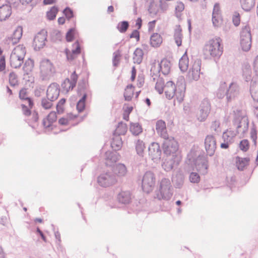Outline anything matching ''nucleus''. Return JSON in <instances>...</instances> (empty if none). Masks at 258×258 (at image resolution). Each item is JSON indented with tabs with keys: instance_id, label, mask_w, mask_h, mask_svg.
Masks as SVG:
<instances>
[{
	"instance_id": "f257e3e1",
	"label": "nucleus",
	"mask_w": 258,
	"mask_h": 258,
	"mask_svg": "<svg viewBox=\"0 0 258 258\" xmlns=\"http://www.w3.org/2000/svg\"><path fill=\"white\" fill-rule=\"evenodd\" d=\"M221 39L217 37L210 40L203 48V53L206 58H219L223 53L221 45Z\"/></svg>"
},
{
	"instance_id": "f03ea898",
	"label": "nucleus",
	"mask_w": 258,
	"mask_h": 258,
	"mask_svg": "<svg viewBox=\"0 0 258 258\" xmlns=\"http://www.w3.org/2000/svg\"><path fill=\"white\" fill-rule=\"evenodd\" d=\"M234 112L233 124L236 126V133L244 135L247 132L249 125L246 113L242 110H236Z\"/></svg>"
},
{
	"instance_id": "7ed1b4c3",
	"label": "nucleus",
	"mask_w": 258,
	"mask_h": 258,
	"mask_svg": "<svg viewBox=\"0 0 258 258\" xmlns=\"http://www.w3.org/2000/svg\"><path fill=\"white\" fill-rule=\"evenodd\" d=\"M239 93V88L235 83H231L226 89L221 86L217 92V97L219 98H223L226 96L227 103L230 102L237 98Z\"/></svg>"
},
{
	"instance_id": "20e7f679",
	"label": "nucleus",
	"mask_w": 258,
	"mask_h": 258,
	"mask_svg": "<svg viewBox=\"0 0 258 258\" xmlns=\"http://www.w3.org/2000/svg\"><path fill=\"white\" fill-rule=\"evenodd\" d=\"M170 61L167 59H162L160 63H153L150 70L153 80L156 81V78L160 76L161 72L164 75H167L170 72Z\"/></svg>"
},
{
	"instance_id": "39448f33",
	"label": "nucleus",
	"mask_w": 258,
	"mask_h": 258,
	"mask_svg": "<svg viewBox=\"0 0 258 258\" xmlns=\"http://www.w3.org/2000/svg\"><path fill=\"white\" fill-rule=\"evenodd\" d=\"M173 190L170 180L163 178L160 182L159 190L156 192L155 198L159 200H169L173 195Z\"/></svg>"
},
{
	"instance_id": "423d86ee",
	"label": "nucleus",
	"mask_w": 258,
	"mask_h": 258,
	"mask_svg": "<svg viewBox=\"0 0 258 258\" xmlns=\"http://www.w3.org/2000/svg\"><path fill=\"white\" fill-rule=\"evenodd\" d=\"M25 48L22 46L18 45L12 51L10 57V63L12 68H19L24 62L25 55Z\"/></svg>"
},
{
	"instance_id": "0eeeda50",
	"label": "nucleus",
	"mask_w": 258,
	"mask_h": 258,
	"mask_svg": "<svg viewBox=\"0 0 258 258\" xmlns=\"http://www.w3.org/2000/svg\"><path fill=\"white\" fill-rule=\"evenodd\" d=\"M98 184L103 187H107L113 185L117 182L116 176L110 170L101 173L97 177Z\"/></svg>"
},
{
	"instance_id": "6e6552de",
	"label": "nucleus",
	"mask_w": 258,
	"mask_h": 258,
	"mask_svg": "<svg viewBox=\"0 0 258 258\" xmlns=\"http://www.w3.org/2000/svg\"><path fill=\"white\" fill-rule=\"evenodd\" d=\"M163 149L164 153L167 155H172L174 157L176 154H178V143L172 137L169 136L164 139Z\"/></svg>"
},
{
	"instance_id": "1a4fd4ad",
	"label": "nucleus",
	"mask_w": 258,
	"mask_h": 258,
	"mask_svg": "<svg viewBox=\"0 0 258 258\" xmlns=\"http://www.w3.org/2000/svg\"><path fill=\"white\" fill-rule=\"evenodd\" d=\"M40 70L43 80L49 79L55 72L53 64L48 59H44L41 61Z\"/></svg>"
},
{
	"instance_id": "9d476101",
	"label": "nucleus",
	"mask_w": 258,
	"mask_h": 258,
	"mask_svg": "<svg viewBox=\"0 0 258 258\" xmlns=\"http://www.w3.org/2000/svg\"><path fill=\"white\" fill-rule=\"evenodd\" d=\"M240 46L243 51H248L251 46V35L249 28L243 29L240 34Z\"/></svg>"
},
{
	"instance_id": "9b49d317",
	"label": "nucleus",
	"mask_w": 258,
	"mask_h": 258,
	"mask_svg": "<svg viewBox=\"0 0 258 258\" xmlns=\"http://www.w3.org/2000/svg\"><path fill=\"white\" fill-rule=\"evenodd\" d=\"M211 110V104L207 99H204L201 102L197 117L200 121H204L207 118Z\"/></svg>"
},
{
	"instance_id": "f8f14e48",
	"label": "nucleus",
	"mask_w": 258,
	"mask_h": 258,
	"mask_svg": "<svg viewBox=\"0 0 258 258\" xmlns=\"http://www.w3.org/2000/svg\"><path fill=\"white\" fill-rule=\"evenodd\" d=\"M155 183V177L153 172H146L143 176L142 179V188L143 190L149 193L152 190V187Z\"/></svg>"
},
{
	"instance_id": "ddd939ff",
	"label": "nucleus",
	"mask_w": 258,
	"mask_h": 258,
	"mask_svg": "<svg viewBox=\"0 0 258 258\" xmlns=\"http://www.w3.org/2000/svg\"><path fill=\"white\" fill-rule=\"evenodd\" d=\"M47 31L42 30L38 32L33 39V45L35 50H39L45 45L47 40Z\"/></svg>"
},
{
	"instance_id": "4468645a",
	"label": "nucleus",
	"mask_w": 258,
	"mask_h": 258,
	"mask_svg": "<svg viewBox=\"0 0 258 258\" xmlns=\"http://www.w3.org/2000/svg\"><path fill=\"white\" fill-rule=\"evenodd\" d=\"M177 87L174 96L176 97L178 102L180 103L183 100L185 91V82L183 77L180 76L178 78Z\"/></svg>"
},
{
	"instance_id": "2eb2a0df",
	"label": "nucleus",
	"mask_w": 258,
	"mask_h": 258,
	"mask_svg": "<svg viewBox=\"0 0 258 258\" xmlns=\"http://www.w3.org/2000/svg\"><path fill=\"white\" fill-rule=\"evenodd\" d=\"M205 148L207 155L213 156L216 149V140L214 136L207 135L205 139Z\"/></svg>"
},
{
	"instance_id": "dca6fc26",
	"label": "nucleus",
	"mask_w": 258,
	"mask_h": 258,
	"mask_svg": "<svg viewBox=\"0 0 258 258\" xmlns=\"http://www.w3.org/2000/svg\"><path fill=\"white\" fill-rule=\"evenodd\" d=\"M201 60L196 59L192 64V68L188 73V77L190 80L197 81L200 78L201 74Z\"/></svg>"
},
{
	"instance_id": "f3484780",
	"label": "nucleus",
	"mask_w": 258,
	"mask_h": 258,
	"mask_svg": "<svg viewBox=\"0 0 258 258\" xmlns=\"http://www.w3.org/2000/svg\"><path fill=\"white\" fill-rule=\"evenodd\" d=\"M181 161V157L179 154H176L175 156L168 157L163 162L162 167L166 171L171 170L175 166H177Z\"/></svg>"
},
{
	"instance_id": "a211bd4d",
	"label": "nucleus",
	"mask_w": 258,
	"mask_h": 258,
	"mask_svg": "<svg viewBox=\"0 0 258 258\" xmlns=\"http://www.w3.org/2000/svg\"><path fill=\"white\" fill-rule=\"evenodd\" d=\"M59 93V85L56 83H52L47 88L46 97L49 99H52L51 101H55L58 98Z\"/></svg>"
},
{
	"instance_id": "6ab92c4d",
	"label": "nucleus",
	"mask_w": 258,
	"mask_h": 258,
	"mask_svg": "<svg viewBox=\"0 0 258 258\" xmlns=\"http://www.w3.org/2000/svg\"><path fill=\"white\" fill-rule=\"evenodd\" d=\"M57 119L56 113L50 112L47 116L43 119L42 124L46 131H50L53 130L52 124Z\"/></svg>"
},
{
	"instance_id": "aec40b11",
	"label": "nucleus",
	"mask_w": 258,
	"mask_h": 258,
	"mask_svg": "<svg viewBox=\"0 0 258 258\" xmlns=\"http://www.w3.org/2000/svg\"><path fill=\"white\" fill-rule=\"evenodd\" d=\"M22 27H18L14 31L12 36L8 37L6 39V43L8 45H14L19 41L22 36Z\"/></svg>"
},
{
	"instance_id": "412c9836",
	"label": "nucleus",
	"mask_w": 258,
	"mask_h": 258,
	"mask_svg": "<svg viewBox=\"0 0 258 258\" xmlns=\"http://www.w3.org/2000/svg\"><path fill=\"white\" fill-rule=\"evenodd\" d=\"M148 150L149 155L152 157V160L160 159L162 151L158 143L156 142L151 143L149 146Z\"/></svg>"
},
{
	"instance_id": "4be33fe9",
	"label": "nucleus",
	"mask_w": 258,
	"mask_h": 258,
	"mask_svg": "<svg viewBox=\"0 0 258 258\" xmlns=\"http://www.w3.org/2000/svg\"><path fill=\"white\" fill-rule=\"evenodd\" d=\"M110 171L114 174L117 179L125 176L127 173L126 166L121 163H118L113 165Z\"/></svg>"
},
{
	"instance_id": "5701e85b",
	"label": "nucleus",
	"mask_w": 258,
	"mask_h": 258,
	"mask_svg": "<svg viewBox=\"0 0 258 258\" xmlns=\"http://www.w3.org/2000/svg\"><path fill=\"white\" fill-rule=\"evenodd\" d=\"M177 87L172 81H168L166 83L164 86V91L166 97L168 99H172L175 94Z\"/></svg>"
},
{
	"instance_id": "b1692460",
	"label": "nucleus",
	"mask_w": 258,
	"mask_h": 258,
	"mask_svg": "<svg viewBox=\"0 0 258 258\" xmlns=\"http://www.w3.org/2000/svg\"><path fill=\"white\" fill-rule=\"evenodd\" d=\"M156 130L157 134L163 139L169 137L167 133L166 123L162 120H159L156 123Z\"/></svg>"
},
{
	"instance_id": "393cba45",
	"label": "nucleus",
	"mask_w": 258,
	"mask_h": 258,
	"mask_svg": "<svg viewBox=\"0 0 258 258\" xmlns=\"http://www.w3.org/2000/svg\"><path fill=\"white\" fill-rule=\"evenodd\" d=\"M221 20L220 5L218 3L214 5L212 13V22L214 26L218 27Z\"/></svg>"
},
{
	"instance_id": "a878e982",
	"label": "nucleus",
	"mask_w": 258,
	"mask_h": 258,
	"mask_svg": "<svg viewBox=\"0 0 258 258\" xmlns=\"http://www.w3.org/2000/svg\"><path fill=\"white\" fill-rule=\"evenodd\" d=\"M12 14L11 6L8 5L0 7V21L6 20Z\"/></svg>"
},
{
	"instance_id": "bb28decb",
	"label": "nucleus",
	"mask_w": 258,
	"mask_h": 258,
	"mask_svg": "<svg viewBox=\"0 0 258 258\" xmlns=\"http://www.w3.org/2000/svg\"><path fill=\"white\" fill-rule=\"evenodd\" d=\"M78 90V94L80 95H82V96L83 94L86 95V97L91 95V91L89 88V85L84 80L79 83Z\"/></svg>"
},
{
	"instance_id": "cd10ccee",
	"label": "nucleus",
	"mask_w": 258,
	"mask_h": 258,
	"mask_svg": "<svg viewBox=\"0 0 258 258\" xmlns=\"http://www.w3.org/2000/svg\"><path fill=\"white\" fill-rule=\"evenodd\" d=\"M117 200L121 204H127L131 200V194L129 191H121L117 195Z\"/></svg>"
},
{
	"instance_id": "c85d7f7f",
	"label": "nucleus",
	"mask_w": 258,
	"mask_h": 258,
	"mask_svg": "<svg viewBox=\"0 0 258 258\" xmlns=\"http://www.w3.org/2000/svg\"><path fill=\"white\" fill-rule=\"evenodd\" d=\"M250 92L253 100L258 102V78L251 82Z\"/></svg>"
},
{
	"instance_id": "c756f323",
	"label": "nucleus",
	"mask_w": 258,
	"mask_h": 258,
	"mask_svg": "<svg viewBox=\"0 0 258 258\" xmlns=\"http://www.w3.org/2000/svg\"><path fill=\"white\" fill-rule=\"evenodd\" d=\"M250 161V159L248 157L241 158L237 156L236 158V164L237 169L239 170L243 171L245 167L247 166Z\"/></svg>"
},
{
	"instance_id": "7c9ffc66",
	"label": "nucleus",
	"mask_w": 258,
	"mask_h": 258,
	"mask_svg": "<svg viewBox=\"0 0 258 258\" xmlns=\"http://www.w3.org/2000/svg\"><path fill=\"white\" fill-rule=\"evenodd\" d=\"M184 176L180 172L177 173L172 178V182L176 188H180L184 183Z\"/></svg>"
},
{
	"instance_id": "2f4dec72",
	"label": "nucleus",
	"mask_w": 258,
	"mask_h": 258,
	"mask_svg": "<svg viewBox=\"0 0 258 258\" xmlns=\"http://www.w3.org/2000/svg\"><path fill=\"white\" fill-rule=\"evenodd\" d=\"M196 168L202 174H206L208 168V160L206 159H202L200 162L198 160L196 163Z\"/></svg>"
},
{
	"instance_id": "473e14b6",
	"label": "nucleus",
	"mask_w": 258,
	"mask_h": 258,
	"mask_svg": "<svg viewBox=\"0 0 258 258\" xmlns=\"http://www.w3.org/2000/svg\"><path fill=\"white\" fill-rule=\"evenodd\" d=\"M19 98L21 100L27 101L30 108L33 106V100L28 96L27 89L23 88L20 91Z\"/></svg>"
},
{
	"instance_id": "72a5a7b5",
	"label": "nucleus",
	"mask_w": 258,
	"mask_h": 258,
	"mask_svg": "<svg viewBox=\"0 0 258 258\" xmlns=\"http://www.w3.org/2000/svg\"><path fill=\"white\" fill-rule=\"evenodd\" d=\"M127 131V126L125 123L122 122L118 123L117 126L113 133V136L120 137V135H124Z\"/></svg>"
},
{
	"instance_id": "f704fd0d",
	"label": "nucleus",
	"mask_w": 258,
	"mask_h": 258,
	"mask_svg": "<svg viewBox=\"0 0 258 258\" xmlns=\"http://www.w3.org/2000/svg\"><path fill=\"white\" fill-rule=\"evenodd\" d=\"M188 58L185 52L179 61V67L182 72H185L188 67Z\"/></svg>"
},
{
	"instance_id": "c9c22d12",
	"label": "nucleus",
	"mask_w": 258,
	"mask_h": 258,
	"mask_svg": "<svg viewBox=\"0 0 258 258\" xmlns=\"http://www.w3.org/2000/svg\"><path fill=\"white\" fill-rule=\"evenodd\" d=\"M242 70L243 77L246 82L254 80L253 79H252L251 68L249 64H245L243 67Z\"/></svg>"
},
{
	"instance_id": "e433bc0d",
	"label": "nucleus",
	"mask_w": 258,
	"mask_h": 258,
	"mask_svg": "<svg viewBox=\"0 0 258 258\" xmlns=\"http://www.w3.org/2000/svg\"><path fill=\"white\" fill-rule=\"evenodd\" d=\"M162 42V38L158 33H154L150 37V43L153 47L159 46Z\"/></svg>"
},
{
	"instance_id": "4c0bfd02",
	"label": "nucleus",
	"mask_w": 258,
	"mask_h": 258,
	"mask_svg": "<svg viewBox=\"0 0 258 258\" xmlns=\"http://www.w3.org/2000/svg\"><path fill=\"white\" fill-rule=\"evenodd\" d=\"M241 7L246 12L250 11L255 5V0H240Z\"/></svg>"
},
{
	"instance_id": "58836bf2",
	"label": "nucleus",
	"mask_w": 258,
	"mask_h": 258,
	"mask_svg": "<svg viewBox=\"0 0 258 258\" xmlns=\"http://www.w3.org/2000/svg\"><path fill=\"white\" fill-rule=\"evenodd\" d=\"M143 55L144 53L142 49L139 48H136L134 52V62L140 64L143 60Z\"/></svg>"
},
{
	"instance_id": "ea45409f",
	"label": "nucleus",
	"mask_w": 258,
	"mask_h": 258,
	"mask_svg": "<svg viewBox=\"0 0 258 258\" xmlns=\"http://www.w3.org/2000/svg\"><path fill=\"white\" fill-rule=\"evenodd\" d=\"M114 136V137L113 138L111 146L114 150H118L122 147V142L120 137Z\"/></svg>"
},
{
	"instance_id": "a19ab883",
	"label": "nucleus",
	"mask_w": 258,
	"mask_h": 258,
	"mask_svg": "<svg viewBox=\"0 0 258 258\" xmlns=\"http://www.w3.org/2000/svg\"><path fill=\"white\" fill-rule=\"evenodd\" d=\"M145 149V146L143 141L140 140H137L136 142V150L138 155L141 157H143Z\"/></svg>"
},
{
	"instance_id": "79ce46f5",
	"label": "nucleus",
	"mask_w": 258,
	"mask_h": 258,
	"mask_svg": "<svg viewBox=\"0 0 258 258\" xmlns=\"http://www.w3.org/2000/svg\"><path fill=\"white\" fill-rule=\"evenodd\" d=\"M34 67V61L31 58H28L27 59L24 64L23 69L24 73L26 74H29L30 73Z\"/></svg>"
},
{
	"instance_id": "37998d69",
	"label": "nucleus",
	"mask_w": 258,
	"mask_h": 258,
	"mask_svg": "<svg viewBox=\"0 0 258 258\" xmlns=\"http://www.w3.org/2000/svg\"><path fill=\"white\" fill-rule=\"evenodd\" d=\"M130 131L135 136H138L142 132V127L139 123H132Z\"/></svg>"
},
{
	"instance_id": "c03bdc74",
	"label": "nucleus",
	"mask_w": 258,
	"mask_h": 258,
	"mask_svg": "<svg viewBox=\"0 0 258 258\" xmlns=\"http://www.w3.org/2000/svg\"><path fill=\"white\" fill-rule=\"evenodd\" d=\"M182 35L181 34V29L179 26L175 30L174 38L176 44L178 46L181 45Z\"/></svg>"
},
{
	"instance_id": "a18cd8bd",
	"label": "nucleus",
	"mask_w": 258,
	"mask_h": 258,
	"mask_svg": "<svg viewBox=\"0 0 258 258\" xmlns=\"http://www.w3.org/2000/svg\"><path fill=\"white\" fill-rule=\"evenodd\" d=\"M156 80H157V82L155 85V89L161 94L163 92L164 89L165 85L164 80L163 78H160V76L157 77Z\"/></svg>"
},
{
	"instance_id": "49530a36",
	"label": "nucleus",
	"mask_w": 258,
	"mask_h": 258,
	"mask_svg": "<svg viewBox=\"0 0 258 258\" xmlns=\"http://www.w3.org/2000/svg\"><path fill=\"white\" fill-rule=\"evenodd\" d=\"M61 87L63 91L68 92L69 91L73 90L75 86L74 84H73L71 83L70 79L66 78L61 83Z\"/></svg>"
},
{
	"instance_id": "de8ad7c7",
	"label": "nucleus",
	"mask_w": 258,
	"mask_h": 258,
	"mask_svg": "<svg viewBox=\"0 0 258 258\" xmlns=\"http://www.w3.org/2000/svg\"><path fill=\"white\" fill-rule=\"evenodd\" d=\"M236 133L234 131H227L223 133L222 138L224 140V142L227 141L231 142L233 138L235 137Z\"/></svg>"
},
{
	"instance_id": "09e8293b",
	"label": "nucleus",
	"mask_w": 258,
	"mask_h": 258,
	"mask_svg": "<svg viewBox=\"0 0 258 258\" xmlns=\"http://www.w3.org/2000/svg\"><path fill=\"white\" fill-rule=\"evenodd\" d=\"M58 8L56 6H53L51 7L50 10L46 13L47 18L49 20H54L56 17V15L58 12Z\"/></svg>"
},
{
	"instance_id": "8fccbe9b",
	"label": "nucleus",
	"mask_w": 258,
	"mask_h": 258,
	"mask_svg": "<svg viewBox=\"0 0 258 258\" xmlns=\"http://www.w3.org/2000/svg\"><path fill=\"white\" fill-rule=\"evenodd\" d=\"M87 98L86 95L83 94L81 99L78 101L77 104V109L79 112L84 110L85 107V101Z\"/></svg>"
},
{
	"instance_id": "3c124183",
	"label": "nucleus",
	"mask_w": 258,
	"mask_h": 258,
	"mask_svg": "<svg viewBox=\"0 0 258 258\" xmlns=\"http://www.w3.org/2000/svg\"><path fill=\"white\" fill-rule=\"evenodd\" d=\"M52 99L46 98H43L41 100V105L45 109H49L51 108L52 106V102L54 101H51Z\"/></svg>"
},
{
	"instance_id": "603ef678",
	"label": "nucleus",
	"mask_w": 258,
	"mask_h": 258,
	"mask_svg": "<svg viewBox=\"0 0 258 258\" xmlns=\"http://www.w3.org/2000/svg\"><path fill=\"white\" fill-rule=\"evenodd\" d=\"M108 154V156H107L106 158V165L107 166H111V164L109 163V161H110L111 163L116 162L118 160V156L117 154L115 153H106V155H107Z\"/></svg>"
},
{
	"instance_id": "864d4df0",
	"label": "nucleus",
	"mask_w": 258,
	"mask_h": 258,
	"mask_svg": "<svg viewBox=\"0 0 258 258\" xmlns=\"http://www.w3.org/2000/svg\"><path fill=\"white\" fill-rule=\"evenodd\" d=\"M129 27V24L127 21H122L118 23L117 26V29L121 33H124L126 31Z\"/></svg>"
},
{
	"instance_id": "5fc2aeb1",
	"label": "nucleus",
	"mask_w": 258,
	"mask_h": 258,
	"mask_svg": "<svg viewBox=\"0 0 258 258\" xmlns=\"http://www.w3.org/2000/svg\"><path fill=\"white\" fill-rule=\"evenodd\" d=\"M63 13L68 20H70L71 19L73 18L74 17V12L73 10H72L70 7H66L63 10Z\"/></svg>"
},
{
	"instance_id": "6e6d98bb",
	"label": "nucleus",
	"mask_w": 258,
	"mask_h": 258,
	"mask_svg": "<svg viewBox=\"0 0 258 258\" xmlns=\"http://www.w3.org/2000/svg\"><path fill=\"white\" fill-rule=\"evenodd\" d=\"M184 9V5L182 2L177 3L175 7V13L177 18H180L181 16L180 13L183 11Z\"/></svg>"
},
{
	"instance_id": "4d7b16f0",
	"label": "nucleus",
	"mask_w": 258,
	"mask_h": 258,
	"mask_svg": "<svg viewBox=\"0 0 258 258\" xmlns=\"http://www.w3.org/2000/svg\"><path fill=\"white\" fill-rule=\"evenodd\" d=\"M189 180L192 183H198L200 180V175L196 172H191L189 175Z\"/></svg>"
},
{
	"instance_id": "13d9d810",
	"label": "nucleus",
	"mask_w": 258,
	"mask_h": 258,
	"mask_svg": "<svg viewBox=\"0 0 258 258\" xmlns=\"http://www.w3.org/2000/svg\"><path fill=\"white\" fill-rule=\"evenodd\" d=\"M249 146L248 141L246 139L242 140L239 144L240 149L244 152H246L248 150Z\"/></svg>"
},
{
	"instance_id": "bf43d9fd",
	"label": "nucleus",
	"mask_w": 258,
	"mask_h": 258,
	"mask_svg": "<svg viewBox=\"0 0 258 258\" xmlns=\"http://www.w3.org/2000/svg\"><path fill=\"white\" fill-rule=\"evenodd\" d=\"M75 31V29L74 28H71L67 32L66 34V40L68 42L72 41L74 37V33Z\"/></svg>"
},
{
	"instance_id": "052dcab7",
	"label": "nucleus",
	"mask_w": 258,
	"mask_h": 258,
	"mask_svg": "<svg viewBox=\"0 0 258 258\" xmlns=\"http://www.w3.org/2000/svg\"><path fill=\"white\" fill-rule=\"evenodd\" d=\"M17 76L14 73H11L9 74V83L10 85L12 86H15L17 84Z\"/></svg>"
},
{
	"instance_id": "680f3d73",
	"label": "nucleus",
	"mask_w": 258,
	"mask_h": 258,
	"mask_svg": "<svg viewBox=\"0 0 258 258\" xmlns=\"http://www.w3.org/2000/svg\"><path fill=\"white\" fill-rule=\"evenodd\" d=\"M250 138L253 143L255 147L256 146V140H257V133L255 127H252L250 131Z\"/></svg>"
},
{
	"instance_id": "e2e57ef3",
	"label": "nucleus",
	"mask_w": 258,
	"mask_h": 258,
	"mask_svg": "<svg viewBox=\"0 0 258 258\" xmlns=\"http://www.w3.org/2000/svg\"><path fill=\"white\" fill-rule=\"evenodd\" d=\"M220 122L218 120H215L212 122L211 130L214 131L217 133H219L221 132L220 127Z\"/></svg>"
},
{
	"instance_id": "0e129e2a",
	"label": "nucleus",
	"mask_w": 258,
	"mask_h": 258,
	"mask_svg": "<svg viewBox=\"0 0 258 258\" xmlns=\"http://www.w3.org/2000/svg\"><path fill=\"white\" fill-rule=\"evenodd\" d=\"M73 49L72 50L73 53L79 54L81 52V47L78 41H77L73 45Z\"/></svg>"
},
{
	"instance_id": "69168bd1",
	"label": "nucleus",
	"mask_w": 258,
	"mask_h": 258,
	"mask_svg": "<svg viewBox=\"0 0 258 258\" xmlns=\"http://www.w3.org/2000/svg\"><path fill=\"white\" fill-rule=\"evenodd\" d=\"M133 95V90H126V89L125 90V92L124 93V97L125 99V100L126 101H131L132 99V97Z\"/></svg>"
},
{
	"instance_id": "338daca9",
	"label": "nucleus",
	"mask_w": 258,
	"mask_h": 258,
	"mask_svg": "<svg viewBox=\"0 0 258 258\" xmlns=\"http://www.w3.org/2000/svg\"><path fill=\"white\" fill-rule=\"evenodd\" d=\"M233 24L235 26H237L240 24V16L237 12H235L232 18Z\"/></svg>"
},
{
	"instance_id": "774afa93",
	"label": "nucleus",
	"mask_w": 258,
	"mask_h": 258,
	"mask_svg": "<svg viewBox=\"0 0 258 258\" xmlns=\"http://www.w3.org/2000/svg\"><path fill=\"white\" fill-rule=\"evenodd\" d=\"M120 55L119 51H116L113 53V64L114 66H117L119 62L118 58L120 57Z\"/></svg>"
}]
</instances>
